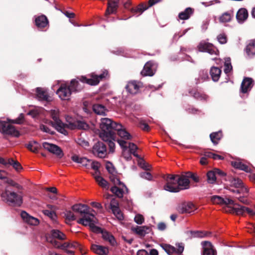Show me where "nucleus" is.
Segmentation results:
<instances>
[{"instance_id":"nucleus-1","label":"nucleus","mask_w":255,"mask_h":255,"mask_svg":"<svg viewBox=\"0 0 255 255\" xmlns=\"http://www.w3.org/2000/svg\"><path fill=\"white\" fill-rule=\"evenodd\" d=\"M1 197L8 205L14 207L20 206L23 202L22 192L20 191L17 193L15 192L9 186L5 187L4 191L1 194Z\"/></svg>"},{"instance_id":"nucleus-2","label":"nucleus","mask_w":255,"mask_h":255,"mask_svg":"<svg viewBox=\"0 0 255 255\" xmlns=\"http://www.w3.org/2000/svg\"><path fill=\"white\" fill-rule=\"evenodd\" d=\"M79 82L76 79L71 80L70 85L63 84L56 92L59 97L62 100H68L73 91H78L82 89Z\"/></svg>"},{"instance_id":"nucleus-3","label":"nucleus","mask_w":255,"mask_h":255,"mask_svg":"<svg viewBox=\"0 0 255 255\" xmlns=\"http://www.w3.org/2000/svg\"><path fill=\"white\" fill-rule=\"evenodd\" d=\"M119 123L114 122L109 118H102L100 123L101 131L99 133V136L102 140H107L111 137L112 134H115V125H119Z\"/></svg>"},{"instance_id":"nucleus-4","label":"nucleus","mask_w":255,"mask_h":255,"mask_svg":"<svg viewBox=\"0 0 255 255\" xmlns=\"http://www.w3.org/2000/svg\"><path fill=\"white\" fill-rule=\"evenodd\" d=\"M115 131L120 137L117 139V141L122 149H128V141L130 140L132 136L126 130L125 128L121 124L115 125Z\"/></svg>"},{"instance_id":"nucleus-5","label":"nucleus","mask_w":255,"mask_h":255,"mask_svg":"<svg viewBox=\"0 0 255 255\" xmlns=\"http://www.w3.org/2000/svg\"><path fill=\"white\" fill-rule=\"evenodd\" d=\"M50 115L54 122L52 123L53 126L60 133L66 135L67 131L65 129L66 124H64L59 118V110L57 109L50 111Z\"/></svg>"},{"instance_id":"nucleus-6","label":"nucleus","mask_w":255,"mask_h":255,"mask_svg":"<svg viewBox=\"0 0 255 255\" xmlns=\"http://www.w3.org/2000/svg\"><path fill=\"white\" fill-rule=\"evenodd\" d=\"M77 223L85 226H89L90 229L93 232L96 233H102V232H103V230L101 228L95 225L96 221V218L94 215L86 216L84 218H80L77 221Z\"/></svg>"},{"instance_id":"nucleus-7","label":"nucleus","mask_w":255,"mask_h":255,"mask_svg":"<svg viewBox=\"0 0 255 255\" xmlns=\"http://www.w3.org/2000/svg\"><path fill=\"white\" fill-rule=\"evenodd\" d=\"M107 74L108 71L105 70L102 74L99 75L92 73L90 75L89 78H87L85 76H81L80 78H78V79L82 83L94 86L97 85L100 82V80L107 76Z\"/></svg>"},{"instance_id":"nucleus-8","label":"nucleus","mask_w":255,"mask_h":255,"mask_svg":"<svg viewBox=\"0 0 255 255\" xmlns=\"http://www.w3.org/2000/svg\"><path fill=\"white\" fill-rule=\"evenodd\" d=\"M166 183L164 189L170 192H178L180 191L176 175H168L166 179Z\"/></svg>"},{"instance_id":"nucleus-9","label":"nucleus","mask_w":255,"mask_h":255,"mask_svg":"<svg viewBox=\"0 0 255 255\" xmlns=\"http://www.w3.org/2000/svg\"><path fill=\"white\" fill-rule=\"evenodd\" d=\"M0 132L15 137H18L19 135V131L13 126L3 121H0Z\"/></svg>"},{"instance_id":"nucleus-10","label":"nucleus","mask_w":255,"mask_h":255,"mask_svg":"<svg viewBox=\"0 0 255 255\" xmlns=\"http://www.w3.org/2000/svg\"><path fill=\"white\" fill-rule=\"evenodd\" d=\"M161 247L169 255H181L184 251L182 244H178L177 248L168 244H162Z\"/></svg>"},{"instance_id":"nucleus-11","label":"nucleus","mask_w":255,"mask_h":255,"mask_svg":"<svg viewBox=\"0 0 255 255\" xmlns=\"http://www.w3.org/2000/svg\"><path fill=\"white\" fill-rule=\"evenodd\" d=\"M42 146L45 150L55 155L59 158H62L64 155L61 148L56 144L44 142L42 143Z\"/></svg>"},{"instance_id":"nucleus-12","label":"nucleus","mask_w":255,"mask_h":255,"mask_svg":"<svg viewBox=\"0 0 255 255\" xmlns=\"http://www.w3.org/2000/svg\"><path fill=\"white\" fill-rule=\"evenodd\" d=\"M229 211L231 213H235L238 215H243L245 213H247L251 216H254L255 215V211L254 210L237 204H236L235 207L230 209Z\"/></svg>"},{"instance_id":"nucleus-13","label":"nucleus","mask_w":255,"mask_h":255,"mask_svg":"<svg viewBox=\"0 0 255 255\" xmlns=\"http://www.w3.org/2000/svg\"><path fill=\"white\" fill-rule=\"evenodd\" d=\"M93 154L100 158H104L107 154V147L102 142H97L93 147Z\"/></svg>"},{"instance_id":"nucleus-14","label":"nucleus","mask_w":255,"mask_h":255,"mask_svg":"<svg viewBox=\"0 0 255 255\" xmlns=\"http://www.w3.org/2000/svg\"><path fill=\"white\" fill-rule=\"evenodd\" d=\"M198 49L201 52H206L211 55H217L219 53L218 50L212 44L204 42H202L199 44Z\"/></svg>"},{"instance_id":"nucleus-15","label":"nucleus","mask_w":255,"mask_h":255,"mask_svg":"<svg viewBox=\"0 0 255 255\" xmlns=\"http://www.w3.org/2000/svg\"><path fill=\"white\" fill-rule=\"evenodd\" d=\"M176 178L180 190L187 189L190 188V182L186 172L181 175H176Z\"/></svg>"},{"instance_id":"nucleus-16","label":"nucleus","mask_w":255,"mask_h":255,"mask_svg":"<svg viewBox=\"0 0 255 255\" xmlns=\"http://www.w3.org/2000/svg\"><path fill=\"white\" fill-rule=\"evenodd\" d=\"M156 68V65L154 63L151 61L147 62L141 71V74L143 76H152L154 74Z\"/></svg>"},{"instance_id":"nucleus-17","label":"nucleus","mask_w":255,"mask_h":255,"mask_svg":"<svg viewBox=\"0 0 255 255\" xmlns=\"http://www.w3.org/2000/svg\"><path fill=\"white\" fill-rule=\"evenodd\" d=\"M72 209L75 212L79 213L81 215H83L82 218H84L86 216L93 215L92 213H90L89 207L85 204H78L74 205L72 207Z\"/></svg>"},{"instance_id":"nucleus-18","label":"nucleus","mask_w":255,"mask_h":255,"mask_svg":"<svg viewBox=\"0 0 255 255\" xmlns=\"http://www.w3.org/2000/svg\"><path fill=\"white\" fill-rule=\"evenodd\" d=\"M194 210V205L191 202L182 203L176 207V210L181 214L190 213Z\"/></svg>"},{"instance_id":"nucleus-19","label":"nucleus","mask_w":255,"mask_h":255,"mask_svg":"<svg viewBox=\"0 0 255 255\" xmlns=\"http://www.w3.org/2000/svg\"><path fill=\"white\" fill-rule=\"evenodd\" d=\"M141 86V83L135 81H132L128 82L126 86V89L129 93L131 94H135L138 92Z\"/></svg>"},{"instance_id":"nucleus-20","label":"nucleus","mask_w":255,"mask_h":255,"mask_svg":"<svg viewBox=\"0 0 255 255\" xmlns=\"http://www.w3.org/2000/svg\"><path fill=\"white\" fill-rule=\"evenodd\" d=\"M211 201L214 204H221V205H234L235 206L236 204L233 200L229 198H223L220 196H213L211 198Z\"/></svg>"},{"instance_id":"nucleus-21","label":"nucleus","mask_w":255,"mask_h":255,"mask_svg":"<svg viewBox=\"0 0 255 255\" xmlns=\"http://www.w3.org/2000/svg\"><path fill=\"white\" fill-rule=\"evenodd\" d=\"M36 98L41 102H48L50 97L47 91L43 88H37L36 89Z\"/></svg>"},{"instance_id":"nucleus-22","label":"nucleus","mask_w":255,"mask_h":255,"mask_svg":"<svg viewBox=\"0 0 255 255\" xmlns=\"http://www.w3.org/2000/svg\"><path fill=\"white\" fill-rule=\"evenodd\" d=\"M201 245L203 249V255H216V251L210 242H202Z\"/></svg>"},{"instance_id":"nucleus-23","label":"nucleus","mask_w":255,"mask_h":255,"mask_svg":"<svg viewBox=\"0 0 255 255\" xmlns=\"http://www.w3.org/2000/svg\"><path fill=\"white\" fill-rule=\"evenodd\" d=\"M21 217L25 222L30 225L36 226L39 223V220L37 218L30 216L25 211L21 212Z\"/></svg>"},{"instance_id":"nucleus-24","label":"nucleus","mask_w":255,"mask_h":255,"mask_svg":"<svg viewBox=\"0 0 255 255\" xmlns=\"http://www.w3.org/2000/svg\"><path fill=\"white\" fill-rule=\"evenodd\" d=\"M69 128L71 129L78 128L82 129H87L88 128L89 126L85 122L77 121L74 123L70 122L68 124H66V128Z\"/></svg>"},{"instance_id":"nucleus-25","label":"nucleus","mask_w":255,"mask_h":255,"mask_svg":"<svg viewBox=\"0 0 255 255\" xmlns=\"http://www.w3.org/2000/svg\"><path fill=\"white\" fill-rule=\"evenodd\" d=\"M120 0H111L108 1L106 15L114 13L116 12L119 6Z\"/></svg>"},{"instance_id":"nucleus-26","label":"nucleus","mask_w":255,"mask_h":255,"mask_svg":"<svg viewBox=\"0 0 255 255\" xmlns=\"http://www.w3.org/2000/svg\"><path fill=\"white\" fill-rule=\"evenodd\" d=\"M92 251L99 255H107L109 253V249L106 247L93 244L91 246Z\"/></svg>"},{"instance_id":"nucleus-27","label":"nucleus","mask_w":255,"mask_h":255,"mask_svg":"<svg viewBox=\"0 0 255 255\" xmlns=\"http://www.w3.org/2000/svg\"><path fill=\"white\" fill-rule=\"evenodd\" d=\"M253 80L250 78H245L241 84V91L243 93H246L250 90L252 87Z\"/></svg>"},{"instance_id":"nucleus-28","label":"nucleus","mask_w":255,"mask_h":255,"mask_svg":"<svg viewBox=\"0 0 255 255\" xmlns=\"http://www.w3.org/2000/svg\"><path fill=\"white\" fill-rule=\"evenodd\" d=\"M248 17V12L247 10L244 8H240L237 12L236 18L240 23L244 22Z\"/></svg>"},{"instance_id":"nucleus-29","label":"nucleus","mask_w":255,"mask_h":255,"mask_svg":"<svg viewBox=\"0 0 255 255\" xmlns=\"http://www.w3.org/2000/svg\"><path fill=\"white\" fill-rule=\"evenodd\" d=\"M36 25L39 28H42L46 27L48 24V21L44 15L37 16L35 18V20Z\"/></svg>"},{"instance_id":"nucleus-30","label":"nucleus","mask_w":255,"mask_h":255,"mask_svg":"<svg viewBox=\"0 0 255 255\" xmlns=\"http://www.w3.org/2000/svg\"><path fill=\"white\" fill-rule=\"evenodd\" d=\"M232 165L235 168L245 171L247 172H250L251 171V168L249 166L244 164L239 160L232 161Z\"/></svg>"},{"instance_id":"nucleus-31","label":"nucleus","mask_w":255,"mask_h":255,"mask_svg":"<svg viewBox=\"0 0 255 255\" xmlns=\"http://www.w3.org/2000/svg\"><path fill=\"white\" fill-rule=\"evenodd\" d=\"M73 161L81 164L82 166L88 167L90 166L91 160L85 157H80L76 155L72 157Z\"/></svg>"},{"instance_id":"nucleus-32","label":"nucleus","mask_w":255,"mask_h":255,"mask_svg":"<svg viewBox=\"0 0 255 255\" xmlns=\"http://www.w3.org/2000/svg\"><path fill=\"white\" fill-rule=\"evenodd\" d=\"M102 238L106 241L108 242L111 245L114 246L116 245L117 243L114 237L107 231H103L102 232Z\"/></svg>"},{"instance_id":"nucleus-33","label":"nucleus","mask_w":255,"mask_h":255,"mask_svg":"<svg viewBox=\"0 0 255 255\" xmlns=\"http://www.w3.org/2000/svg\"><path fill=\"white\" fill-rule=\"evenodd\" d=\"M227 180L229 182L230 186L238 189L242 187L244 184L242 180L236 177H229Z\"/></svg>"},{"instance_id":"nucleus-34","label":"nucleus","mask_w":255,"mask_h":255,"mask_svg":"<svg viewBox=\"0 0 255 255\" xmlns=\"http://www.w3.org/2000/svg\"><path fill=\"white\" fill-rule=\"evenodd\" d=\"M93 110L97 115L102 116H105L106 113L108 111L104 106L99 104L93 105Z\"/></svg>"},{"instance_id":"nucleus-35","label":"nucleus","mask_w":255,"mask_h":255,"mask_svg":"<svg viewBox=\"0 0 255 255\" xmlns=\"http://www.w3.org/2000/svg\"><path fill=\"white\" fill-rule=\"evenodd\" d=\"M132 230L140 236H144L150 231V229L146 226H137L132 229Z\"/></svg>"},{"instance_id":"nucleus-36","label":"nucleus","mask_w":255,"mask_h":255,"mask_svg":"<svg viewBox=\"0 0 255 255\" xmlns=\"http://www.w3.org/2000/svg\"><path fill=\"white\" fill-rule=\"evenodd\" d=\"M221 70L216 67H212L210 70V75L214 81H218L220 77Z\"/></svg>"},{"instance_id":"nucleus-37","label":"nucleus","mask_w":255,"mask_h":255,"mask_svg":"<svg viewBox=\"0 0 255 255\" xmlns=\"http://www.w3.org/2000/svg\"><path fill=\"white\" fill-rule=\"evenodd\" d=\"M111 191L117 197L122 198L123 197V194L125 192L127 191L128 189L126 190L122 186H120L119 187L117 186H114L111 188Z\"/></svg>"},{"instance_id":"nucleus-38","label":"nucleus","mask_w":255,"mask_h":255,"mask_svg":"<svg viewBox=\"0 0 255 255\" xmlns=\"http://www.w3.org/2000/svg\"><path fill=\"white\" fill-rule=\"evenodd\" d=\"M248 55L251 57L255 55V40L251 41L246 49Z\"/></svg>"},{"instance_id":"nucleus-39","label":"nucleus","mask_w":255,"mask_h":255,"mask_svg":"<svg viewBox=\"0 0 255 255\" xmlns=\"http://www.w3.org/2000/svg\"><path fill=\"white\" fill-rule=\"evenodd\" d=\"M193 9L190 7L186 8L183 11L179 13V18L181 19L186 20L188 19L191 15L193 13Z\"/></svg>"},{"instance_id":"nucleus-40","label":"nucleus","mask_w":255,"mask_h":255,"mask_svg":"<svg viewBox=\"0 0 255 255\" xmlns=\"http://www.w3.org/2000/svg\"><path fill=\"white\" fill-rule=\"evenodd\" d=\"M107 140H103L107 142L109 147L110 152L113 153L115 151V144L114 141H117L115 134H112L111 137L109 138Z\"/></svg>"},{"instance_id":"nucleus-41","label":"nucleus","mask_w":255,"mask_h":255,"mask_svg":"<svg viewBox=\"0 0 255 255\" xmlns=\"http://www.w3.org/2000/svg\"><path fill=\"white\" fill-rule=\"evenodd\" d=\"M94 176L96 181L101 187L105 189L109 188L108 182L103 177L98 175H94Z\"/></svg>"},{"instance_id":"nucleus-42","label":"nucleus","mask_w":255,"mask_h":255,"mask_svg":"<svg viewBox=\"0 0 255 255\" xmlns=\"http://www.w3.org/2000/svg\"><path fill=\"white\" fill-rule=\"evenodd\" d=\"M5 163L3 164V165L9 164L12 166V167L17 171L22 169V167L20 164L17 161L14 160L12 158H9L7 161L5 160Z\"/></svg>"},{"instance_id":"nucleus-43","label":"nucleus","mask_w":255,"mask_h":255,"mask_svg":"<svg viewBox=\"0 0 255 255\" xmlns=\"http://www.w3.org/2000/svg\"><path fill=\"white\" fill-rule=\"evenodd\" d=\"M191 95L193 96L195 99L202 101L207 100L208 99V96L204 93H200L198 91H194L190 92Z\"/></svg>"},{"instance_id":"nucleus-44","label":"nucleus","mask_w":255,"mask_h":255,"mask_svg":"<svg viewBox=\"0 0 255 255\" xmlns=\"http://www.w3.org/2000/svg\"><path fill=\"white\" fill-rule=\"evenodd\" d=\"M191 234L192 237L203 238L209 236L210 233L205 231H191Z\"/></svg>"},{"instance_id":"nucleus-45","label":"nucleus","mask_w":255,"mask_h":255,"mask_svg":"<svg viewBox=\"0 0 255 255\" xmlns=\"http://www.w3.org/2000/svg\"><path fill=\"white\" fill-rule=\"evenodd\" d=\"M207 182L210 184H214L216 181V174L214 170H210L207 173Z\"/></svg>"},{"instance_id":"nucleus-46","label":"nucleus","mask_w":255,"mask_h":255,"mask_svg":"<svg viewBox=\"0 0 255 255\" xmlns=\"http://www.w3.org/2000/svg\"><path fill=\"white\" fill-rule=\"evenodd\" d=\"M79 247V244L77 242L64 243L61 245V249L65 250L69 249H76Z\"/></svg>"},{"instance_id":"nucleus-47","label":"nucleus","mask_w":255,"mask_h":255,"mask_svg":"<svg viewBox=\"0 0 255 255\" xmlns=\"http://www.w3.org/2000/svg\"><path fill=\"white\" fill-rule=\"evenodd\" d=\"M210 137L212 142L214 144H217L218 143V141L220 140L222 137V133L220 131L213 132L210 134Z\"/></svg>"},{"instance_id":"nucleus-48","label":"nucleus","mask_w":255,"mask_h":255,"mask_svg":"<svg viewBox=\"0 0 255 255\" xmlns=\"http://www.w3.org/2000/svg\"><path fill=\"white\" fill-rule=\"evenodd\" d=\"M51 234L53 238L63 240L65 239V235L58 230H52Z\"/></svg>"},{"instance_id":"nucleus-49","label":"nucleus","mask_w":255,"mask_h":255,"mask_svg":"<svg viewBox=\"0 0 255 255\" xmlns=\"http://www.w3.org/2000/svg\"><path fill=\"white\" fill-rule=\"evenodd\" d=\"M110 178L111 181L114 183L115 186H122L123 187L125 188L126 190H127V188L126 186V185L120 181L119 179L116 176L115 174H111V175L110 176Z\"/></svg>"},{"instance_id":"nucleus-50","label":"nucleus","mask_w":255,"mask_h":255,"mask_svg":"<svg viewBox=\"0 0 255 255\" xmlns=\"http://www.w3.org/2000/svg\"><path fill=\"white\" fill-rule=\"evenodd\" d=\"M232 17V13L231 12H225L220 16V21L221 22H227L231 20Z\"/></svg>"},{"instance_id":"nucleus-51","label":"nucleus","mask_w":255,"mask_h":255,"mask_svg":"<svg viewBox=\"0 0 255 255\" xmlns=\"http://www.w3.org/2000/svg\"><path fill=\"white\" fill-rule=\"evenodd\" d=\"M39 145L35 141H30L27 145V148L33 152H36L38 151Z\"/></svg>"},{"instance_id":"nucleus-52","label":"nucleus","mask_w":255,"mask_h":255,"mask_svg":"<svg viewBox=\"0 0 255 255\" xmlns=\"http://www.w3.org/2000/svg\"><path fill=\"white\" fill-rule=\"evenodd\" d=\"M224 72L226 74H228L232 70V66L231 63V59L229 57L225 58Z\"/></svg>"},{"instance_id":"nucleus-53","label":"nucleus","mask_w":255,"mask_h":255,"mask_svg":"<svg viewBox=\"0 0 255 255\" xmlns=\"http://www.w3.org/2000/svg\"><path fill=\"white\" fill-rule=\"evenodd\" d=\"M232 191L234 193L242 194L243 195L246 196V194L248 193L249 190L243 184L242 187H241L237 190H233Z\"/></svg>"},{"instance_id":"nucleus-54","label":"nucleus","mask_w":255,"mask_h":255,"mask_svg":"<svg viewBox=\"0 0 255 255\" xmlns=\"http://www.w3.org/2000/svg\"><path fill=\"white\" fill-rule=\"evenodd\" d=\"M5 182H6L9 185L7 186H12L15 187L18 190H21L23 189L22 186L14 182L13 180L11 179H6Z\"/></svg>"},{"instance_id":"nucleus-55","label":"nucleus","mask_w":255,"mask_h":255,"mask_svg":"<svg viewBox=\"0 0 255 255\" xmlns=\"http://www.w3.org/2000/svg\"><path fill=\"white\" fill-rule=\"evenodd\" d=\"M148 7L144 5L143 4H139L136 8L133 9L132 11L135 13H139L140 14H141L144 10H146Z\"/></svg>"},{"instance_id":"nucleus-56","label":"nucleus","mask_w":255,"mask_h":255,"mask_svg":"<svg viewBox=\"0 0 255 255\" xmlns=\"http://www.w3.org/2000/svg\"><path fill=\"white\" fill-rule=\"evenodd\" d=\"M186 173L189 179L191 178L196 183L200 182V177L196 173L190 171L187 172Z\"/></svg>"},{"instance_id":"nucleus-57","label":"nucleus","mask_w":255,"mask_h":255,"mask_svg":"<svg viewBox=\"0 0 255 255\" xmlns=\"http://www.w3.org/2000/svg\"><path fill=\"white\" fill-rule=\"evenodd\" d=\"M64 215L66 219L69 221H74L76 219L75 215L71 211H66L64 212Z\"/></svg>"},{"instance_id":"nucleus-58","label":"nucleus","mask_w":255,"mask_h":255,"mask_svg":"<svg viewBox=\"0 0 255 255\" xmlns=\"http://www.w3.org/2000/svg\"><path fill=\"white\" fill-rule=\"evenodd\" d=\"M77 143L80 146L86 148L89 146V142L82 137H79L76 140Z\"/></svg>"},{"instance_id":"nucleus-59","label":"nucleus","mask_w":255,"mask_h":255,"mask_svg":"<svg viewBox=\"0 0 255 255\" xmlns=\"http://www.w3.org/2000/svg\"><path fill=\"white\" fill-rule=\"evenodd\" d=\"M208 78V73L206 71H201L199 72V82H203L205 80H206Z\"/></svg>"},{"instance_id":"nucleus-60","label":"nucleus","mask_w":255,"mask_h":255,"mask_svg":"<svg viewBox=\"0 0 255 255\" xmlns=\"http://www.w3.org/2000/svg\"><path fill=\"white\" fill-rule=\"evenodd\" d=\"M90 166L92 169L95 170V174L94 175H98L99 173V168L100 166V164L99 162L96 161H91L90 164Z\"/></svg>"},{"instance_id":"nucleus-61","label":"nucleus","mask_w":255,"mask_h":255,"mask_svg":"<svg viewBox=\"0 0 255 255\" xmlns=\"http://www.w3.org/2000/svg\"><path fill=\"white\" fill-rule=\"evenodd\" d=\"M43 213L52 220L56 217V214L53 210H44L43 211Z\"/></svg>"},{"instance_id":"nucleus-62","label":"nucleus","mask_w":255,"mask_h":255,"mask_svg":"<svg viewBox=\"0 0 255 255\" xmlns=\"http://www.w3.org/2000/svg\"><path fill=\"white\" fill-rule=\"evenodd\" d=\"M112 212L119 220H123L124 219L123 215L120 209L117 210L114 209Z\"/></svg>"},{"instance_id":"nucleus-63","label":"nucleus","mask_w":255,"mask_h":255,"mask_svg":"<svg viewBox=\"0 0 255 255\" xmlns=\"http://www.w3.org/2000/svg\"><path fill=\"white\" fill-rule=\"evenodd\" d=\"M106 169L111 174L116 173L115 169L113 165L111 162H107L106 164Z\"/></svg>"},{"instance_id":"nucleus-64","label":"nucleus","mask_w":255,"mask_h":255,"mask_svg":"<svg viewBox=\"0 0 255 255\" xmlns=\"http://www.w3.org/2000/svg\"><path fill=\"white\" fill-rule=\"evenodd\" d=\"M110 207L112 211H114V209L117 210L119 209V203L118 201L115 199H113L111 201L110 203Z\"/></svg>"}]
</instances>
